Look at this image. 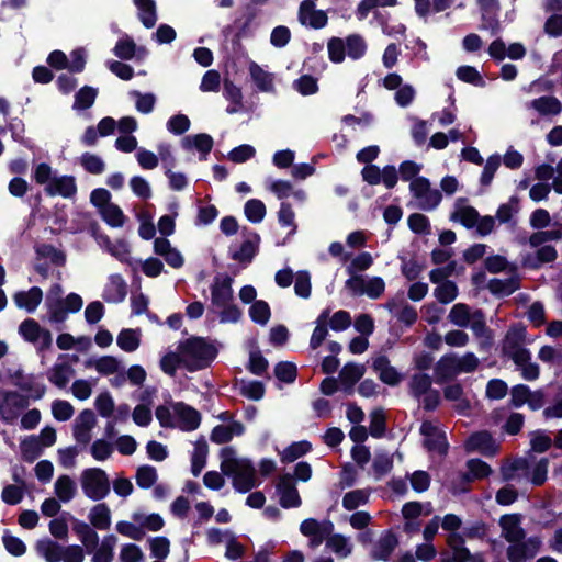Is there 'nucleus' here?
Returning a JSON list of instances; mask_svg holds the SVG:
<instances>
[{
	"mask_svg": "<svg viewBox=\"0 0 562 562\" xmlns=\"http://www.w3.org/2000/svg\"><path fill=\"white\" fill-rule=\"evenodd\" d=\"M435 297L442 304L452 302L458 296V288L453 281H446L434 290Z\"/></svg>",
	"mask_w": 562,
	"mask_h": 562,
	"instance_id": "6e6d98bb",
	"label": "nucleus"
},
{
	"mask_svg": "<svg viewBox=\"0 0 562 562\" xmlns=\"http://www.w3.org/2000/svg\"><path fill=\"white\" fill-rule=\"evenodd\" d=\"M21 458L24 462L33 463L43 453V447L35 435L23 438L20 442Z\"/></svg>",
	"mask_w": 562,
	"mask_h": 562,
	"instance_id": "bb28decb",
	"label": "nucleus"
},
{
	"mask_svg": "<svg viewBox=\"0 0 562 562\" xmlns=\"http://www.w3.org/2000/svg\"><path fill=\"white\" fill-rule=\"evenodd\" d=\"M127 295V283L119 273L111 274L102 297L108 303H121Z\"/></svg>",
	"mask_w": 562,
	"mask_h": 562,
	"instance_id": "2eb2a0df",
	"label": "nucleus"
},
{
	"mask_svg": "<svg viewBox=\"0 0 562 562\" xmlns=\"http://www.w3.org/2000/svg\"><path fill=\"white\" fill-rule=\"evenodd\" d=\"M112 52L121 60H131L137 54V45L131 36L124 35L119 38Z\"/></svg>",
	"mask_w": 562,
	"mask_h": 562,
	"instance_id": "a18cd8bd",
	"label": "nucleus"
},
{
	"mask_svg": "<svg viewBox=\"0 0 562 562\" xmlns=\"http://www.w3.org/2000/svg\"><path fill=\"white\" fill-rule=\"evenodd\" d=\"M451 221H459L465 227L471 228L475 226L479 220V212L472 206H457L456 211L450 216Z\"/></svg>",
	"mask_w": 562,
	"mask_h": 562,
	"instance_id": "09e8293b",
	"label": "nucleus"
},
{
	"mask_svg": "<svg viewBox=\"0 0 562 562\" xmlns=\"http://www.w3.org/2000/svg\"><path fill=\"white\" fill-rule=\"evenodd\" d=\"M542 546V540L538 536L519 540V542L509 543L506 549V557L509 562H527L536 558Z\"/></svg>",
	"mask_w": 562,
	"mask_h": 562,
	"instance_id": "0eeeda50",
	"label": "nucleus"
},
{
	"mask_svg": "<svg viewBox=\"0 0 562 562\" xmlns=\"http://www.w3.org/2000/svg\"><path fill=\"white\" fill-rule=\"evenodd\" d=\"M222 473L233 479L234 488L246 494V459H237L233 447L226 446L221 450Z\"/></svg>",
	"mask_w": 562,
	"mask_h": 562,
	"instance_id": "20e7f679",
	"label": "nucleus"
},
{
	"mask_svg": "<svg viewBox=\"0 0 562 562\" xmlns=\"http://www.w3.org/2000/svg\"><path fill=\"white\" fill-rule=\"evenodd\" d=\"M364 371L366 369L361 364L352 362L345 364L339 373V379L342 386L351 390L353 385L363 376Z\"/></svg>",
	"mask_w": 562,
	"mask_h": 562,
	"instance_id": "e433bc0d",
	"label": "nucleus"
},
{
	"mask_svg": "<svg viewBox=\"0 0 562 562\" xmlns=\"http://www.w3.org/2000/svg\"><path fill=\"white\" fill-rule=\"evenodd\" d=\"M557 259V250L553 246L544 245L540 247L535 255H528L524 259V266L532 269L539 268L543 263L552 262Z\"/></svg>",
	"mask_w": 562,
	"mask_h": 562,
	"instance_id": "c85d7f7f",
	"label": "nucleus"
},
{
	"mask_svg": "<svg viewBox=\"0 0 562 562\" xmlns=\"http://www.w3.org/2000/svg\"><path fill=\"white\" fill-rule=\"evenodd\" d=\"M246 34V21L240 20L235 22V25H229L224 30L225 42L231 43V49L234 55L239 56L243 54L241 38Z\"/></svg>",
	"mask_w": 562,
	"mask_h": 562,
	"instance_id": "5701e85b",
	"label": "nucleus"
},
{
	"mask_svg": "<svg viewBox=\"0 0 562 562\" xmlns=\"http://www.w3.org/2000/svg\"><path fill=\"white\" fill-rule=\"evenodd\" d=\"M329 319V310H325L316 319V327L312 334L310 346L313 350L317 349L326 339L328 334L327 322Z\"/></svg>",
	"mask_w": 562,
	"mask_h": 562,
	"instance_id": "c03bdc74",
	"label": "nucleus"
},
{
	"mask_svg": "<svg viewBox=\"0 0 562 562\" xmlns=\"http://www.w3.org/2000/svg\"><path fill=\"white\" fill-rule=\"evenodd\" d=\"M43 329L33 318L24 319L19 326L20 335L29 342L38 341Z\"/></svg>",
	"mask_w": 562,
	"mask_h": 562,
	"instance_id": "603ef678",
	"label": "nucleus"
},
{
	"mask_svg": "<svg viewBox=\"0 0 562 562\" xmlns=\"http://www.w3.org/2000/svg\"><path fill=\"white\" fill-rule=\"evenodd\" d=\"M525 339V327H512L503 340V353L509 357L514 362L525 361L529 352L524 348Z\"/></svg>",
	"mask_w": 562,
	"mask_h": 562,
	"instance_id": "423d86ee",
	"label": "nucleus"
},
{
	"mask_svg": "<svg viewBox=\"0 0 562 562\" xmlns=\"http://www.w3.org/2000/svg\"><path fill=\"white\" fill-rule=\"evenodd\" d=\"M80 162L83 169L92 175H100L105 169V164L102 158L94 154H82Z\"/></svg>",
	"mask_w": 562,
	"mask_h": 562,
	"instance_id": "bf43d9fd",
	"label": "nucleus"
},
{
	"mask_svg": "<svg viewBox=\"0 0 562 562\" xmlns=\"http://www.w3.org/2000/svg\"><path fill=\"white\" fill-rule=\"evenodd\" d=\"M86 368L94 367L102 375H110L117 372L120 368L119 360L113 356H102L97 360L88 359L85 362Z\"/></svg>",
	"mask_w": 562,
	"mask_h": 562,
	"instance_id": "f704fd0d",
	"label": "nucleus"
},
{
	"mask_svg": "<svg viewBox=\"0 0 562 562\" xmlns=\"http://www.w3.org/2000/svg\"><path fill=\"white\" fill-rule=\"evenodd\" d=\"M183 367L195 372L211 366L217 356L216 347L203 337L192 336L179 345Z\"/></svg>",
	"mask_w": 562,
	"mask_h": 562,
	"instance_id": "f257e3e1",
	"label": "nucleus"
},
{
	"mask_svg": "<svg viewBox=\"0 0 562 562\" xmlns=\"http://www.w3.org/2000/svg\"><path fill=\"white\" fill-rule=\"evenodd\" d=\"M36 552L43 557L46 562H60L63 555V549L58 542L52 539H42L36 542Z\"/></svg>",
	"mask_w": 562,
	"mask_h": 562,
	"instance_id": "cd10ccee",
	"label": "nucleus"
},
{
	"mask_svg": "<svg viewBox=\"0 0 562 562\" xmlns=\"http://www.w3.org/2000/svg\"><path fill=\"white\" fill-rule=\"evenodd\" d=\"M409 189L418 200L419 207L426 211L435 209L442 198L441 192L431 189L429 180L424 177L413 179Z\"/></svg>",
	"mask_w": 562,
	"mask_h": 562,
	"instance_id": "39448f33",
	"label": "nucleus"
},
{
	"mask_svg": "<svg viewBox=\"0 0 562 562\" xmlns=\"http://www.w3.org/2000/svg\"><path fill=\"white\" fill-rule=\"evenodd\" d=\"M90 526L98 530H108L111 526V510L106 503L94 505L88 515Z\"/></svg>",
	"mask_w": 562,
	"mask_h": 562,
	"instance_id": "b1692460",
	"label": "nucleus"
},
{
	"mask_svg": "<svg viewBox=\"0 0 562 562\" xmlns=\"http://www.w3.org/2000/svg\"><path fill=\"white\" fill-rule=\"evenodd\" d=\"M15 386L21 391L29 392L34 401L41 400L46 392L45 384L40 382L38 378L34 374H27L23 383L16 382Z\"/></svg>",
	"mask_w": 562,
	"mask_h": 562,
	"instance_id": "79ce46f5",
	"label": "nucleus"
},
{
	"mask_svg": "<svg viewBox=\"0 0 562 562\" xmlns=\"http://www.w3.org/2000/svg\"><path fill=\"white\" fill-rule=\"evenodd\" d=\"M54 492L60 502L68 503L75 497L77 493V486L75 481L69 475L63 474L56 480Z\"/></svg>",
	"mask_w": 562,
	"mask_h": 562,
	"instance_id": "473e14b6",
	"label": "nucleus"
},
{
	"mask_svg": "<svg viewBox=\"0 0 562 562\" xmlns=\"http://www.w3.org/2000/svg\"><path fill=\"white\" fill-rule=\"evenodd\" d=\"M102 220L111 227H122L125 222V215L119 205L108 204L100 212Z\"/></svg>",
	"mask_w": 562,
	"mask_h": 562,
	"instance_id": "49530a36",
	"label": "nucleus"
},
{
	"mask_svg": "<svg viewBox=\"0 0 562 562\" xmlns=\"http://www.w3.org/2000/svg\"><path fill=\"white\" fill-rule=\"evenodd\" d=\"M477 3L482 11V27L496 33L499 30V23L496 19L499 9L498 0H477Z\"/></svg>",
	"mask_w": 562,
	"mask_h": 562,
	"instance_id": "4be33fe9",
	"label": "nucleus"
},
{
	"mask_svg": "<svg viewBox=\"0 0 562 562\" xmlns=\"http://www.w3.org/2000/svg\"><path fill=\"white\" fill-rule=\"evenodd\" d=\"M25 486L9 484L1 493L2 501L8 505H18L22 502Z\"/></svg>",
	"mask_w": 562,
	"mask_h": 562,
	"instance_id": "69168bd1",
	"label": "nucleus"
},
{
	"mask_svg": "<svg viewBox=\"0 0 562 562\" xmlns=\"http://www.w3.org/2000/svg\"><path fill=\"white\" fill-rule=\"evenodd\" d=\"M299 19L302 24H308L314 29H321L327 23V15L324 11L315 10L314 2L304 0L300 5Z\"/></svg>",
	"mask_w": 562,
	"mask_h": 562,
	"instance_id": "dca6fc26",
	"label": "nucleus"
},
{
	"mask_svg": "<svg viewBox=\"0 0 562 562\" xmlns=\"http://www.w3.org/2000/svg\"><path fill=\"white\" fill-rule=\"evenodd\" d=\"M448 321L458 327L465 328L470 326L474 335L480 338H491L484 313L481 310L471 311L467 304L457 303L451 307Z\"/></svg>",
	"mask_w": 562,
	"mask_h": 562,
	"instance_id": "f03ea898",
	"label": "nucleus"
},
{
	"mask_svg": "<svg viewBox=\"0 0 562 562\" xmlns=\"http://www.w3.org/2000/svg\"><path fill=\"white\" fill-rule=\"evenodd\" d=\"M115 529L120 535L131 538L135 541L143 540L145 536V531L142 529L140 525L136 526L133 522L126 520L119 521L115 526Z\"/></svg>",
	"mask_w": 562,
	"mask_h": 562,
	"instance_id": "0e129e2a",
	"label": "nucleus"
},
{
	"mask_svg": "<svg viewBox=\"0 0 562 562\" xmlns=\"http://www.w3.org/2000/svg\"><path fill=\"white\" fill-rule=\"evenodd\" d=\"M369 493L366 490H355L345 494L342 506L347 510H353L368 502Z\"/></svg>",
	"mask_w": 562,
	"mask_h": 562,
	"instance_id": "052dcab7",
	"label": "nucleus"
},
{
	"mask_svg": "<svg viewBox=\"0 0 562 562\" xmlns=\"http://www.w3.org/2000/svg\"><path fill=\"white\" fill-rule=\"evenodd\" d=\"M80 484L86 497L95 502L105 498L111 491L109 476L101 468L85 469L80 475Z\"/></svg>",
	"mask_w": 562,
	"mask_h": 562,
	"instance_id": "7ed1b4c3",
	"label": "nucleus"
},
{
	"mask_svg": "<svg viewBox=\"0 0 562 562\" xmlns=\"http://www.w3.org/2000/svg\"><path fill=\"white\" fill-rule=\"evenodd\" d=\"M529 106L540 115H558L562 111L561 102L551 95L540 97L530 102Z\"/></svg>",
	"mask_w": 562,
	"mask_h": 562,
	"instance_id": "c756f323",
	"label": "nucleus"
},
{
	"mask_svg": "<svg viewBox=\"0 0 562 562\" xmlns=\"http://www.w3.org/2000/svg\"><path fill=\"white\" fill-rule=\"evenodd\" d=\"M420 432L425 437V446L429 451H435L441 456L447 453L448 442L445 432L436 425L426 420L422 424Z\"/></svg>",
	"mask_w": 562,
	"mask_h": 562,
	"instance_id": "9b49d317",
	"label": "nucleus"
},
{
	"mask_svg": "<svg viewBox=\"0 0 562 562\" xmlns=\"http://www.w3.org/2000/svg\"><path fill=\"white\" fill-rule=\"evenodd\" d=\"M223 94L226 98V100L231 102V104L226 108L227 113L234 114L243 111L244 104L240 88L235 86L232 81L225 80Z\"/></svg>",
	"mask_w": 562,
	"mask_h": 562,
	"instance_id": "72a5a7b5",
	"label": "nucleus"
},
{
	"mask_svg": "<svg viewBox=\"0 0 562 562\" xmlns=\"http://www.w3.org/2000/svg\"><path fill=\"white\" fill-rule=\"evenodd\" d=\"M150 554L159 560L166 559L170 552V541L167 537L159 536L149 540Z\"/></svg>",
	"mask_w": 562,
	"mask_h": 562,
	"instance_id": "680f3d73",
	"label": "nucleus"
},
{
	"mask_svg": "<svg viewBox=\"0 0 562 562\" xmlns=\"http://www.w3.org/2000/svg\"><path fill=\"white\" fill-rule=\"evenodd\" d=\"M326 546L335 552L337 555L341 558H346L351 553V544L349 543L348 538L341 535H329L326 540Z\"/></svg>",
	"mask_w": 562,
	"mask_h": 562,
	"instance_id": "3c124183",
	"label": "nucleus"
},
{
	"mask_svg": "<svg viewBox=\"0 0 562 562\" xmlns=\"http://www.w3.org/2000/svg\"><path fill=\"white\" fill-rule=\"evenodd\" d=\"M191 122L186 114L172 115L167 122V128L175 135H182L190 128Z\"/></svg>",
	"mask_w": 562,
	"mask_h": 562,
	"instance_id": "774afa93",
	"label": "nucleus"
},
{
	"mask_svg": "<svg viewBox=\"0 0 562 562\" xmlns=\"http://www.w3.org/2000/svg\"><path fill=\"white\" fill-rule=\"evenodd\" d=\"M398 541L395 535L389 532L381 537L378 541V543L374 547V550L372 552L373 558L378 560H387L393 552V550L396 548Z\"/></svg>",
	"mask_w": 562,
	"mask_h": 562,
	"instance_id": "a19ab883",
	"label": "nucleus"
},
{
	"mask_svg": "<svg viewBox=\"0 0 562 562\" xmlns=\"http://www.w3.org/2000/svg\"><path fill=\"white\" fill-rule=\"evenodd\" d=\"M72 530L85 546L87 553L90 554L97 549L99 535L93 527L82 520L75 519Z\"/></svg>",
	"mask_w": 562,
	"mask_h": 562,
	"instance_id": "a211bd4d",
	"label": "nucleus"
},
{
	"mask_svg": "<svg viewBox=\"0 0 562 562\" xmlns=\"http://www.w3.org/2000/svg\"><path fill=\"white\" fill-rule=\"evenodd\" d=\"M75 373L72 367L67 362L55 363L47 373L48 381L58 389H65L70 376Z\"/></svg>",
	"mask_w": 562,
	"mask_h": 562,
	"instance_id": "a878e982",
	"label": "nucleus"
},
{
	"mask_svg": "<svg viewBox=\"0 0 562 562\" xmlns=\"http://www.w3.org/2000/svg\"><path fill=\"white\" fill-rule=\"evenodd\" d=\"M465 449L469 452L477 451L485 456H493L497 451V446L488 431H479L468 438Z\"/></svg>",
	"mask_w": 562,
	"mask_h": 562,
	"instance_id": "4468645a",
	"label": "nucleus"
},
{
	"mask_svg": "<svg viewBox=\"0 0 562 562\" xmlns=\"http://www.w3.org/2000/svg\"><path fill=\"white\" fill-rule=\"evenodd\" d=\"M468 472L462 475L467 483L477 479H484L492 472L490 465L480 459H471L467 462Z\"/></svg>",
	"mask_w": 562,
	"mask_h": 562,
	"instance_id": "58836bf2",
	"label": "nucleus"
},
{
	"mask_svg": "<svg viewBox=\"0 0 562 562\" xmlns=\"http://www.w3.org/2000/svg\"><path fill=\"white\" fill-rule=\"evenodd\" d=\"M522 516L520 514L503 515L498 525L501 527V536L508 542H519L526 538V531L521 527Z\"/></svg>",
	"mask_w": 562,
	"mask_h": 562,
	"instance_id": "9d476101",
	"label": "nucleus"
},
{
	"mask_svg": "<svg viewBox=\"0 0 562 562\" xmlns=\"http://www.w3.org/2000/svg\"><path fill=\"white\" fill-rule=\"evenodd\" d=\"M209 446L204 437L198 439L194 443V451L191 457V472L194 476H199L206 465V457Z\"/></svg>",
	"mask_w": 562,
	"mask_h": 562,
	"instance_id": "2f4dec72",
	"label": "nucleus"
},
{
	"mask_svg": "<svg viewBox=\"0 0 562 562\" xmlns=\"http://www.w3.org/2000/svg\"><path fill=\"white\" fill-rule=\"evenodd\" d=\"M36 254L42 258H48L57 267L66 263V255L50 244H43L36 248Z\"/></svg>",
	"mask_w": 562,
	"mask_h": 562,
	"instance_id": "5fc2aeb1",
	"label": "nucleus"
},
{
	"mask_svg": "<svg viewBox=\"0 0 562 562\" xmlns=\"http://www.w3.org/2000/svg\"><path fill=\"white\" fill-rule=\"evenodd\" d=\"M2 542L5 550L14 557H21L26 552L25 543L19 537L12 536L8 531L4 532Z\"/></svg>",
	"mask_w": 562,
	"mask_h": 562,
	"instance_id": "338daca9",
	"label": "nucleus"
},
{
	"mask_svg": "<svg viewBox=\"0 0 562 562\" xmlns=\"http://www.w3.org/2000/svg\"><path fill=\"white\" fill-rule=\"evenodd\" d=\"M138 10V19L146 29H153L157 22L155 0H133Z\"/></svg>",
	"mask_w": 562,
	"mask_h": 562,
	"instance_id": "393cba45",
	"label": "nucleus"
},
{
	"mask_svg": "<svg viewBox=\"0 0 562 562\" xmlns=\"http://www.w3.org/2000/svg\"><path fill=\"white\" fill-rule=\"evenodd\" d=\"M519 288V278L510 276L506 279H491L487 289L491 293L499 296L509 295Z\"/></svg>",
	"mask_w": 562,
	"mask_h": 562,
	"instance_id": "7c9ffc66",
	"label": "nucleus"
},
{
	"mask_svg": "<svg viewBox=\"0 0 562 562\" xmlns=\"http://www.w3.org/2000/svg\"><path fill=\"white\" fill-rule=\"evenodd\" d=\"M181 144L183 149L191 150L195 148L201 154V156L205 157L211 153L214 140L211 135L206 133H200L183 137Z\"/></svg>",
	"mask_w": 562,
	"mask_h": 562,
	"instance_id": "412c9836",
	"label": "nucleus"
},
{
	"mask_svg": "<svg viewBox=\"0 0 562 562\" xmlns=\"http://www.w3.org/2000/svg\"><path fill=\"white\" fill-rule=\"evenodd\" d=\"M98 97V89L90 87V86H83L80 88L76 94H75V101L72 104L74 110H88L90 109Z\"/></svg>",
	"mask_w": 562,
	"mask_h": 562,
	"instance_id": "4c0bfd02",
	"label": "nucleus"
},
{
	"mask_svg": "<svg viewBox=\"0 0 562 562\" xmlns=\"http://www.w3.org/2000/svg\"><path fill=\"white\" fill-rule=\"evenodd\" d=\"M311 449V445L305 441L295 442L284 449L281 453L282 462L290 463L305 454Z\"/></svg>",
	"mask_w": 562,
	"mask_h": 562,
	"instance_id": "e2e57ef3",
	"label": "nucleus"
},
{
	"mask_svg": "<svg viewBox=\"0 0 562 562\" xmlns=\"http://www.w3.org/2000/svg\"><path fill=\"white\" fill-rule=\"evenodd\" d=\"M431 385L432 380L426 373L413 374L408 383L411 394L417 400H420L424 394L434 390Z\"/></svg>",
	"mask_w": 562,
	"mask_h": 562,
	"instance_id": "c9c22d12",
	"label": "nucleus"
},
{
	"mask_svg": "<svg viewBox=\"0 0 562 562\" xmlns=\"http://www.w3.org/2000/svg\"><path fill=\"white\" fill-rule=\"evenodd\" d=\"M173 411L178 417L177 427L179 429L182 431H193L199 428L201 414L198 409L183 402H177L173 404Z\"/></svg>",
	"mask_w": 562,
	"mask_h": 562,
	"instance_id": "f8f14e48",
	"label": "nucleus"
},
{
	"mask_svg": "<svg viewBox=\"0 0 562 562\" xmlns=\"http://www.w3.org/2000/svg\"><path fill=\"white\" fill-rule=\"evenodd\" d=\"M49 196L60 195L65 199L72 198L77 193V184L74 176H60L53 178L45 187Z\"/></svg>",
	"mask_w": 562,
	"mask_h": 562,
	"instance_id": "ddd939ff",
	"label": "nucleus"
},
{
	"mask_svg": "<svg viewBox=\"0 0 562 562\" xmlns=\"http://www.w3.org/2000/svg\"><path fill=\"white\" fill-rule=\"evenodd\" d=\"M372 367L379 373L380 380L385 384L396 385L400 383L401 376L396 369L391 366L386 356L380 355L373 358Z\"/></svg>",
	"mask_w": 562,
	"mask_h": 562,
	"instance_id": "aec40b11",
	"label": "nucleus"
},
{
	"mask_svg": "<svg viewBox=\"0 0 562 562\" xmlns=\"http://www.w3.org/2000/svg\"><path fill=\"white\" fill-rule=\"evenodd\" d=\"M276 490L279 496V503L283 508H293L301 505L302 501L292 474H282L278 480Z\"/></svg>",
	"mask_w": 562,
	"mask_h": 562,
	"instance_id": "6e6552de",
	"label": "nucleus"
},
{
	"mask_svg": "<svg viewBox=\"0 0 562 562\" xmlns=\"http://www.w3.org/2000/svg\"><path fill=\"white\" fill-rule=\"evenodd\" d=\"M233 279L226 273H217L211 285L212 305L220 307L225 306L233 300Z\"/></svg>",
	"mask_w": 562,
	"mask_h": 562,
	"instance_id": "1a4fd4ad",
	"label": "nucleus"
},
{
	"mask_svg": "<svg viewBox=\"0 0 562 562\" xmlns=\"http://www.w3.org/2000/svg\"><path fill=\"white\" fill-rule=\"evenodd\" d=\"M132 518L134 521L140 522V527L143 530L147 529L149 531H159L165 526L164 518L157 513L149 514L148 516L145 517L135 513L133 514Z\"/></svg>",
	"mask_w": 562,
	"mask_h": 562,
	"instance_id": "4d7b16f0",
	"label": "nucleus"
},
{
	"mask_svg": "<svg viewBox=\"0 0 562 562\" xmlns=\"http://www.w3.org/2000/svg\"><path fill=\"white\" fill-rule=\"evenodd\" d=\"M116 344L123 351H135L140 345L139 330L132 328L122 329L117 335Z\"/></svg>",
	"mask_w": 562,
	"mask_h": 562,
	"instance_id": "ea45409f",
	"label": "nucleus"
},
{
	"mask_svg": "<svg viewBox=\"0 0 562 562\" xmlns=\"http://www.w3.org/2000/svg\"><path fill=\"white\" fill-rule=\"evenodd\" d=\"M333 529L334 525L330 521L325 520L319 522L313 518L303 520L300 526V531L306 537L316 536L319 533L330 535L333 532Z\"/></svg>",
	"mask_w": 562,
	"mask_h": 562,
	"instance_id": "37998d69",
	"label": "nucleus"
},
{
	"mask_svg": "<svg viewBox=\"0 0 562 562\" xmlns=\"http://www.w3.org/2000/svg\"><path fill=\"white\" fill-rule=\"evenodd\" d=\"M8 130L11 132V137L14 142H18L19 144H21L22 146H24L29 149L34 148L33 140L30 138H25L23 136V134L25 132V125L21 119H19V117L11 119V121L8 124Z\"/></svg>",
	"mask_w": 562,
	"mask_h": 562,
	"instance_id": "8fccbe9b",
	"label": "nucleus"
},
{
	"mask_svg": "<svg viewBox=\"0 0 562 562\" xmlns=\"http://www.w3.org/2000/svg\"><path fill=\"white\" fill-rule=\"evenodd\" d=\"M158 479L156 468L153 465H140L136 470V484L143 490H148L156 483Z\"/></svg>",
	"mask_w": 562,
	"mask_h": 562,
	"instance_id": "de8ad7c7",
	"label": "nucleus"
},
{
	"mask_svg": "<svg viewBox=\"0 0 562 562\" xmlns=\"http://www.w3.org/2000/svg\"><path fill=\"white\" fill-rule=\"evenodd\" d=\"M459 373L457 356L453 353L441 357L435 364V378L437 383L451 380Z\"/></svg>",
	"mask_w": 562,
	"mask_h": 562,
	"instance_id": "f3484780",
	"label": "nucleus"
},
{
	"mask_svg": "<svg viewBox=\"0 0 562 562\" xmlns=\"http://www.w3.org/2000/svg\"><path fill=\"white\" fill-rule=\"evenodd\" d=\"M251 78L261 91H271L273 89L272 75L261 69L258 65L250 66Z\"/></svg>",
	"mask_w": 562,
	"mask_h": 562,
	"instance_id": "864d4df0",
	"label": "nucleus"
},
{
	"mask_svg": "<svg viewBox=\"0 0 562 562\" xmlns=\"http://www.w3.org/2000/svg\"><path fill=\"white\" fill-rule=\"evenodd\" d=\"M15 305L33 313L43 300V291L38 286H32L29 291H19L13 295Z\"/></svg>",
	"mask_w": 562,
	"mask_h": 562,
	"instance_id": "6ab92c4d",
	"label": "nucleus"
},
{
	"mask_svg": "<svg viewBox=\"0 0 562 562\" xmlns=\"http://www.w3.org/2000/svg\"><path fill=\"white\" fill-rule=\"evenodd\" d=\"M250 317L254 322L266 325L271 316V311L267 302L255 301L249 310Z\"/></svg>",
	"mask_w": 562,
	"mask_h": 562,
	"instance_id": "13d9d810",
	"label": "nucleus"
}]
</instances>
